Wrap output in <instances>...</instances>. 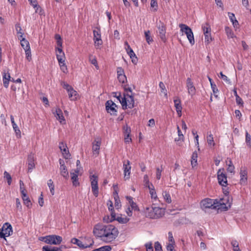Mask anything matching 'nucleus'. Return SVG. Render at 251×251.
Here are the masks:
<instances>
[{
  "label": "nucleus",
  "mask_w": 251,
  "mask_h": 251,
  "mask_svg": "<svg viewBox=\"0 0 251 251\" xmlns=\"http://www.w3.org/2000/svg\"><path fill=\"white\" fill-rule=\"evenodd\" d=\"M144 182L145 183V185L146 187H148V188L149 187H151V184L150 183L149 179L148 176L147 175H145L144 176Z\"/></svg>",
  "instance_id": "obj_46"
},
{
  "label": "nucleus",
  "mask_w": 251,
  "mask_h": 251,
  "mask_svg": "<svg viewBox=\"0 0 251 251\" xmlns=\"http://www.w3.org/2000/svg\"><path fill=\"white\" fill-rule=\"evenodd\" d=\"M200 206L203 210L206 209H223L226 210L228 209V207L224 202L223 199L218 200L217 199L213 200L209 198H205L201 201Z\"/></svg>",
  "instance_id": "obj_2"
},
{
  "label": "nucleus",
  "mask_w": 251,
  "mask_h": 251,
  "mask_svg": "<svg viewBox=\"0 0 251 251\" xmlns=\"http://www.w3.org/2000/svg\"><path fill=\"white\" fill-rule=\"evenodd\" d=\"M92 191L93 193V195L97 197L99 195V188L98 186H91Z\"/></svg>",
  "instance_id": "obj_54"
},
{
  "label": "nucleus",
  "mask_w": 251,
  "mask_h": 251,
  "mask_svg": "<svg viewBox=\"0 0 251 251\" xmlns=\"http://www.w3.org/2000/svg\"><path fill=\"white\" fill-rule=\"evenodd\" d=\"M246 142L249 147L251 146V136L247 131H246Z\"/></svg>",
  "instance_id": "obj_49"
},
{
  "label": "nucleus",
  "mask_w": 251,
  "mask_h": 251,
  "mask_svg": "<svg viewBox=\"0 0 251 251\" xmlns=\"http://www.w3.org/2000/svg\"><path fill=\"white\" fill-rule=\"evenodd\" d=\"M95 236L105 243H111L115 241L119 235L118 228L113 225L96 224L93 228Z\"/></svg>",
  "instance_id": "obj_1"
},
{
  "label": "nucleus",
  "mask_w": 251,
  "mask_h": 251,
  "mask_svg": "<svg viewBox=\"0 0 251 251\" xmlns=\"http://www.w3.org/2000/svg\"><path fill=\"white\" fill-rule=\"evenodd\" d=\"M35 158L34 154L32 153L29 154L27 156L28 173H31L33 169L35 168Z\"/></svg>",
  "instance_id": "obj_14"
},
{
  "label": "nucleus",
  "mask_w": 251,
  "mask_h": 251,
  "mask_svg": "<svg viewBox=\"0 0 251 251\" xmlns=\"http://www.w3.org/2000/svg\"><path fill=\"white\" fill-rule=\"evenodd\" d=\"M117 78L119 82L122 83H125L126 81V77L125 74L120 75H118Z\"/></svg>",
  "instance_id": "obj_59"
},
{
  "label": "nucleus",
  "mask_w": 251,
  "mask_h": 251,
  "mask_svg": "<svg viewBox=\"0 0 251 251\" xmlns=\"http://www.w3.org/2000/svg\"><path fill=\"white\" fill-rule=\"evenodd\" d=\"M175 245L168 244L166 247L167 251H176L174 247Z\"/></svg>",
  "instance_id": "obj_64"
},
{
  "label": "nucleus",
  "mask_w": 251,
  "mask_h": 251,
  "mask_svg": "<svg viewBox=\"0 0 251 251\" xmlns=\"http://www.w3.org/2000/svg\"><path fill=\"white\" fill-rule=\"evenodd\" d=\"M127 53L129 55L130 57L132 59V62L134 63L135 60L133 58V57H135L136 59H137V57H136L135 54L133 50H131L128 51V52H127Z\"/></svg>",
  "instance_id": "obj_61"
},
{
  "label": "nucleus",
  "mask_w": 251,
  "mask_h": 251,
  "mask_svg": "<svg viewBox=\"0 0 251 251\" xmlns=\"http://www.w3.org/2000/svg\"><path fill=\"white\" fill-rule=\"evenodd\" d=\"M56 51V58L58 63H62V62H65L66 57L65 53L63 52L62 49L61 48H55Z\"/></svg>",
  "instance_id": "obj_18"
},
{
  "label": "nucleus",
  "mask_w": 251,
  "mask_h": 251,
  "mask_svg": "<svg viewBox=\"0 0 251 251\" xmlns=\"http://www.w3.org/2000/svg\"><path fill=\"white\" fill-rule=\"evenodd\" d=\"M116 220L120 223H121V224H126L127 223L129 220V218L126 217V216H118Z\"/></svg>",
  "instance_id": "obj_39"
},
{
  "label": "nucleus",
  "mask_w": 251,
  "mask_h": 251,
  "mask_svg": "<svg viewBox=\"0 0 251 251\" xmlns=\"http://www.w3.org/2000/svg\"><path fill=\"white\" fill-rule=\"evenodd\" d=\"M168 240L170 242L169 244H172V245L175 244V241L172 232H169L168 233Z\"/></svg>",
  "instance_id": "obj_58"
},
{
  "label": "nucleus",
  "mask_w": 251,
  "mask_h": 251,
  "mask_svg": "<svg viewBox=\"0 0 251 251\" xmlns=\"http://www.w3.org/2000/svg\"><path fill=\"white\" fill-rule=\"evenodd\" d=\"M63 157L65 159H68L70 156V154L69 153L68 148L67 147L66 149L63 150L61 151Z\"/></svg>",
  "instance_id": "obj_47"
},
{
  "label": "nucleus",
  "mask_w": 251,
  "mask_h": 251,
  "mask_svg": "<svg viewBox=\"0 0 251 251\" xmlns=\"http://www.w3.org/2000/svg\"><path fill=\"white\" fill-rule=\"evenodd\" d=\"M71 242L73 244L76 245L81 249H85L90 247L89 245H84L80 240L75 238H72Z\"/></svg>",
  "instance_id": "obj_20"
},
{
  "label": "nucleus",
  "mask_w": 251,
  "mask_h": 251,
  "mask_svg": "<svg viewBox=\"0 0 251 251\" xmlns=\"http://www.w3.org/2000/svg\"><path fill=\"white\" fill-rule=\"evenodd\" d=\"M151 187L149 188L151 198L154 201H156L157 199V196L156 191L154 189V187L152 184H151Z\"/></svg>",
  "instance_id": "obj_29"
},
{
  "label": "nucleus",
  "mask_w": 251,
  "mask_h": 251,
  "mask_svg": "<svg viewBox=\"0 0 251 251\" xmlns=\"http://www.w3.org/2000/svg\"><path fill=\"white\" fill-rule=\"evenodd\" d=\"M240 183L242 185L246 184L247 181V171L246 169H241L240 172Z\"/></svg>",
  "instance_id": "obj_19"
},
{
  "label": "nucleus",
  "mask_w": 251,
  "mask_h": 251,
  "mask_svg": "<svg viewBox=\"0 0 251 251\" xmlns=\"http://www.w3.org/2000/svg\"><path fill=\"white\" fill-rule=\"evenodd\" d=\"M198 153L197 151L193 152L191 156V165L193 167L197 165Z\"/></svg>",
  "instance_id": "obj_33"
},
{
  "label": "nucleus",
  "mask_w": 251,
  "mask_h": 251,
  "mask_svg": "<svg viewBox=\"0 0 251 251\" xmlns=\"http://www.w3.org/2000/svg\"><path fill=\"white\" fill-rule=\"evenodd\" d=\"M163 169L162 166H161L160 168L158 167L156 169V177L158 180L160 179L161 176V173Z\"/></svg>",
  "instance_id": "obj_44"
},
{
  "label": "nucleus",
  "mask_w": 251,
  "mask_h": 251,
  "mask_svg": "<svg viewBox=\"0 0 251 251\" xmlns=\"http://www.w3.org/2000/svg\"><path fill=\"white\" fill-rule=\"evenodd\" d=\"M111 211V218L110 219H108V217L107 218V219H106V217H104L103 219V220L104 222L108 223V222H111L113 221L114 220H116V214L115 213L114 211V210H110Z\"/></svg>",
  "instance_id": "obj_38"
},
{
  "label": "nucleus",
  "mask_w": 251,
  "mask_h": 251,
  "mask_svg": "<svg viewBox=\"0 0 251 251\" xmlns=\"http://www.w3.org/2000/svg\"><path fill=\"white\" fill-rule=\"evenodd\" d=\"M186 88L187 89L188 94L192 97L196 94V89L194 86L191 79L189 77L187 78L186 80Z\"/></svg>",
  "instance_id": "obj_12"
},
{
  "label": "nucleus",
  "mask_w": 251,
  "mask_h": 251,
  "mask_svg": "<svg viewBox=\"0 0 251 251\" xmlns=\"http://www.w3.org/2000/svg\"><path fill=\"white\" fill-rule=\"evenodd\" d=\"M123 169L125 179H128L130 178L131 170V166L129 160L124 161L123 162Z\"/></svg>",
  "instance_id": "obj_13"
},
{
  "label": "nucleus",
  "mask_w": 251,
  "mask_h": 251,
  "mask_svg": "<svg viewBox=\"0 0 251 251\" xmlns=\"http://www.w3.org/2000/svg\"><path fill=\"white\" fill-rule=\"evenodd\" d=\"M154 249L155 251H162V246L158 241L154 243Z\"/></svg>",
  "instance_id": "obj_60"
},
{
  "label": "nucleus",
  "mask_w": 251,
  "mask_h": 251,
  "mask_svg": "<svg viewBox=\"0 0 251 251\" xmlns=\"http://www.w3.org/2000/svg\"><path fill=\"white\" fill-rule=\"evenodd\" d=\"M228 16L231 22H232V23L233 27L234 28H237L239 24L238 21L236 20L235 18V15L232 13L228 12Z\"/></svg>",
  "instance_id": "obj_24"
},
{
  "label": "nucleus",
  "mask_w": 251,
  "mask_h": 251,
  "mask_svg": "<svg viewBox=\"0 0 251 251\" xmlns=\"http://www.w3.org/2000/svg\"><path fill=\"white\" fill-rule=\"evenodd\" d=\"M52 113L55 117L56 119L59 121L60 123H65V120L62 111L60 108L59 107L56 108L55 111H53Z\"/></svg>",
  "instance_id": "obj_16"
},
{
  "label": "nucleus",
  "mask_w": 251,
  "mask_h": 251,
  "mask_svg": "<svg viewBox=\"0 0 251 251\" xmlns=\"http://www.w3.org/2000/svg\"><path fill=\"white\" fill-rule=\"evenodd\" d=\"M79 172V168L78 167L75 170L74 172H71V180L74 186H77L79 185L78 180V175Z\"/></svg>",
  "instance_id": "obj_17"
},
{
  "label": "nucleus",
  "mask_w": 251,
  "mask_h": 251,
  "mask_svg": "<svg viewBox=\"0 0 251 251\" xmlns=\"http://www.w3.org/2000/svg\"><path fill=\"white\" fill-rule=\"evenodd\" d=\"M25 51V58L29 62H30L32 59L31 50L30 49H29Z\"/></svg>",
  "instance_id": "obj_57"
},
{
  "label": "nucleus",
  "mask_w": 251,
  "mask_h": 251,
  "mask_svg": "<svg viewBox=\"0 0 251 251\" xmlns=\"http://www.w3.org/2000/svg\"><path fill=\"white\" fill-rule=\"evenodd\" d=\"M93 40L94 45L96 49L100 48V47L102 44V41L101 37V32L100 27H96L93 31Z\"/></svg>",
  "instance_id": "obj_8"
},
{
  "label": "nucleus",
  "mask_w": 251,
  "mask_h": 251,
  "mask_svg": "<svg viewBox=\"0 0 251 251\" xmlns=\"http://www.w3.org/2000/svg\"><path fill=\"white\" fill-rule=\"evenodd\" d=\"M164 210L159 207H147L146 209V217L151 219H157L164 215Z\"/></svg>",
  "instance_id": "obj_3"
},
{
  "label": "nucleus",
  "mask_w": 251,
  "mask_h": 251,
  "mask_svg": "<svg viewBox=\"0 0 251 251\" xmlns=\"http://www.w3.org/2000/svg\"><path fill=\"white\" fill-rule=\"evenodd\" d=\"M13 233L12 226L9 223H5L3 225L1 228H0V238H4L9 237Z\"/></svg>",
  "instance_id": "obj_7"
},
{
  "label": "nucleus",
  "mask_w": 251,
  "mask_h": 251,
  "mask_svg": "<svg viewBox=\"0 0 251 251\" xmlns=\"http://www.w3.org/2000/svg\"><path fill=\"white\" fill-rule=\"evenodd\" d=\"M10 78V75L9 73H4L3 75V83L4 86L6 88L8 87Z\"/></svg>",
  "instance_id": "obj_27"
},
{
  "label": "nucleus",
  "mask_w": 251,
  "mask_h": 251,
  "mask_svg": "<svg viewBox=\"0 0 251 251\" xmlns=\"http://www.w3.org/2000/svg\"><path fill=\"white\" fill-rule=\"evenodd\" d=\"M179 27L180 28V31L182 33H184L186 35L190 43L192 45H194L195 44V39L193 33L191 28L188 25L183 24H179Z\"/></svg>",
  "instance_id": "obj_6"
},
{
  "label": "nucleus",
  "mask_w": 251,
  "mask_h": 251,
  "mask_svg": "<svg viewBox=\"0 0 251 251\" xmlns=\"http://www.w3.org/2000/svg\"><path fill=\"white\" fill-rule=\"evenodd\" d=\"M147 251H153L151 242H148L145 244Z\"/></svg>",
  "instance_id": "obj_62"
},
{
  "label": "nucleus",
  "mask_w": 251,
  "mask_h": 251,
  "mask_svg": "<svg viewBox=\"0 0 251 251\" xmlns=\"http://www.w3.org/2000/svg\"><path fill=\"white\" fill-rule=\"evenodd\" d=\"M174 106L175 107L177 114L179 117L182 115V107L181 100L178 97H175L174 98Z\"/></svg>",
  "instance_id": "obj_15"
},
{
  "label": "nucleus",
  "mask_w": 251,
  "mask_h": 251,
  "mask_svg": "<svg viewBox=\"0 0 251 251\" xmlns=\"http://www.w3.org/2000/svg\"><path fill=\"white\" fill-rule=\"evenodd\" d=\"M126 200L128 201L130 207L134 211H139V208L138 207L137 205L135 202H134L133 201V199L130 196H126Z\"/></svg>",
  "instance_id": "obj_21"
},
{
  "label": "nucleus",
  "mask_w": 251,
  "mask_h": 251,
  "mask_svg": "<svg viewBox=\"0 0 251 251\" xmlns=\"http://www.w3.org/2000/svg\"><path fill=\"white\" fill-rule=\"evenodd\" d=\"M59 65L60 66L61 70L65 74H67L68 71V68L66 65L65 61V62H62V63H58Z\"/></svg>",
  "instance_id": "obj_43"
},
{
  "label": "nucleus",
  "mask_w": 251,
  "mask_h": 251,
  "mask_svg": "<svg viewBox=\"0 0 251 251\" xmlns=\"http://www.w3.org/2000/svg\"><path fill=\"white\" fill-rule=\"evenodd\" d=\"M157 27L161 40L164 43H165L167 41V39L166 37V28L165 24L162 22L159 21L157 23Z\"/></svg>",
  "instance_id": "obj_9"
},
{
  "label": "nucleus",
  "mask_w": 251,
  "mask_h": 251,
  "mask_svg": "<svg viewBox=\"0 0 251 251\" xmlns=\"http://www.w3.org/2000/svg\"><path fill=\"white\" fill-rule=\"evenodd\" d=\"M162 196L164 198V201L167 203H171L172 202V199L169 192L167 191H163L162 192Z\"/></svg>",
  "instance_id": "obj_31"
},
{
  "label": "nucleus",
  "mask_w": 251,
  "mask_h": 251,
  "mask_svg": "<svg viewBox=\"0 0 251 251\" xmlns=\"http://www.w3.org/2000/svg\"><path fill=\"white\" fill-rule=\"evenodd\" d=\"M224 169H219L217 172V178L219 184L224 187L227 185V176L224 172Z\"/></svg>",
  "instance_id": "obj_10"
},
{
  "label": "nucleus",
  "mask_w": 251,
  "mask_h": 251,
  "mask_svg": "<svg viewBox=\"0 0 251 251\" xmlns=\"http://www.w3.org/2000/svg\"><path fill=\"white\" fill-rule=\"evenodd\" d=\"M4 177L7 179L8 185H10L12 182V178L10 175L6 171H5L4 172Z\"/></svg>",
  "instance_id": "obj_51"
},
{
  "label": "nucleus",
  "mask_w": 251,
  "mask_h": 251,
  "mask_svg": "<svg viewBox=\"0 0 251 251\" xmlns=\"http://www.w3.org/2000/svg\"><path fill=\"white\" fill-rule=\"evenodd\" d=\"M15 29L18 34V37L19 39L22 38L24 35V33L22 32V28L20 24H16L15 25Z\"/></svg>",
  "instance_id": "obj_36"
},
{
  "label": "nucleus",
  "mask_w": 251,
  "mask_h": 251,
  "mask_svg": "<svg viewBox=\"0 0 251 251\" xmlns=\"http://www.w3.org/2000/svg\"><path fill=\"white\" fill-rule=\"evenodd\" d=\"M117 105L111 100H107L105 103V108L107 112L111 115H116Z\"/></svg>",
  "instance_id": "obj_11"
},
{
  "label": "nucleus",
  "mask_w": 251,
  "mask_h": 251,
  "mask_svg": "<svg viewBox=\"0 0 251 251\" xmlns=\"http://www.w3.org/2000/svg\"><path fill=\"white\" fill-rule=\"evenodd\" d=\"M202 29L204 34L211 33V29L210 25L208 23H205L202 25Z\"/></svg>",
  "instance_id": "obj_34"
},
{
  "label": "nucleus",
  "mask_w": 251,
  "mask_h": 251,
  "mask_svg": "<svg viewBox=\"0 0 251 251\" xmlns=\"http://www.w3.org/2000/svg\"><path fill=\"white\" fill-rule=\"evenodd\" d=\"M21 41V45L25 50L30 49L29 42L26 40L24 37L20 39Z\"/></svg>",
  "instance_id": "obj_23"
},
{
  "label": "nucleus",
  "mask_w": 251,
  "mask_h": 251,
  "mask_svg": "<svg viewBox=\"0 0 251 251\" xmlns=\"http://www.w3.org/2000/svg\"><path fill=\"white\" fill-rule=\"evenodd\" d=\"M204 35V40L205 42H207V44L209 43L211 41H212V39L211 37V33L208 34L205 33Z\"/></svg>",
  "instance_id": "obj_56"
},
{
  "label": "nucleus",
  "mask_w": 251,
  "mask_h": 251,
  "mask_svg": "<svg viewBox=\"0 0 251 251\" xmlns=\"http://www.w3.org/2000/svg\"><path fill=\"white\" fill-rule=\"evenodd\" d=\"M12 127L16 135L21 136V132L17 125L16 124H14L12 125Z\"/></svg>",
  "instance_id": "obj_53"
},
{
  "label": "nucleus",
  "mask_w": 251,
  "mask_h": 251,
  "mask_svg": "<svg viewBox=\"0 0 251 251\" xmlns=\"http://www.w3.org/2000/svg\"><path fill=\"white\" fill-rule=\"evenodd\" d=\"M22 199L24 204L28 207H30L31 206V203L27 195L26 196V197H22Z\"/></svg>",
  "instance_id": "obj_45"
},
{
  "label": "nucleus",
  "mask_w": 251,
  "mask_h": 251,
  "mask_svg": "<svg viewBox=\"0 0 251 251\" xmlns=\"http://www.w3.org/2000/svg\"><path fill=\"white\" fill-rule=\"evenodd\" d=\"M207 142L209 146L214 147L215 145L213 135L212 134L211 132H209L207 133Z\"/></svg>",
  "instance_id": "obj_32"
},
{
  "label": "nucleus",
  "mask_w": 251,
  "mask_h": 251,
  "mask_svg": "<svg viewBox=\"0 0 251 251\" xmlns=\"http://www.w3.org/2000/svg\"><path fill=\"white\" fill-rule=\"evenodd\" d=\"M121 103L123 109L132 108L134 106V100L133 96L129 94H125L122 98Z\"/></svg>",
  "instance_id": "obj_5"
},
{
  "label": "nucleus",
  "mask_w": 251,
  "mask_h": 251,
  "mask_svg": "<svg viewBox=\"0 0 251 251\" xmlns=\"http://www.w3.org/2000/svg\"><path fill=\"white\" fill-rule=\"evenodd\" d=\"M145 36L146 40L148 44H151L153 42V39L151 35V33L149 30L145 31Z\"/></svg>",
  "instance_id": "obj_37"
},
{
  "label": "nucleus",
  "mask_w": 251,
  "mask_h": 251,
  "mask_svg": "<svg viewBox=\"0 0 251 251\" xmlns=\"http://www.w3.org/2000/svg\"><path fill=\"white\" fill-rule=\"evenodd\" d=\"M40 240L48 244L57 245L61 244L62 238L59 235H50L41 237Z\"/></svg>",
  "instance_id": "obj_4"
},
{
  "label": "nucleus",
  "mask_w": 251,
  "mask_h": 251,
  "mask_svg": "<svg viewBox=\"0 0 251 251\" xmlns=\"http://www.w3.org/2000/svg\"><path fill=\"white\" fill-rule=\"evenodd\" d=\"M42 251H63L62 247H56L50 246H45L42 248Z\"/></svg>",
  "instance_id": "obj_22"
},
{
  "label": "nucleus",
  "mask_w": 251,
  "mask_h": 251,
  "mask_svg": "<svg viewBox=\"0 0 251 251\" xmlns=\"http://www.w3.org/2000/svg\"><path fill=\"white\" fill-rule=\"evenodd\" d=\"M211 89L212 90V91H213L215 96L216 97H217L218 96H217V94L218 93L219 91L216 85L214 83H211Z\"/></svg>",
  "instance_id": "obj_55"
},
{
  "label": "nucleus",
  "mask_w": 251,
  "mask_h": 251,
  "mask_svg": "<svg viewBox=\"0 0 251 251\" xmlns=\"http://www.w3.org/2000/svg\"><path fill=\"white\" fill-rule=\"evenodd\" d=\"M115 194H116V196H114V199L115 201V206L117 209H118L121 206L120 201L119 200V196L118 195V192L116 190H115Z\"/></svg>",
  "instance_id": "obj_41"
},
{
  "label": "nucleus",
  "mask_w": 251,
  "mask_h": 251,
  "mask_svg": "<svg viewBox=\"0 0 251 251\" xmlns=\"http://www.w3.org/2000/svg\"><path fill=\"white\" fill-rule=\"evenodd\" d=\"M123 129H124V133L126 135L130 134V132H131L130 127L129 126H128L127 125L124 126Z\"/></svg>",
  "instance_id": "obj_63"
},
{
  "label": "nucleus",
  "mask_w": 251,
  "mask_h": 251,
  "mask_svg": "<svg viewBox=\"0 0 251 251\" xmlns=\"http://www.w3.org/2000/svg\"><path fill=\"white\" fill-rule=\"evenodd\" d=\"M61 85L62 86L64 89L66 90L67 92L71 91L72 89H74L72 86L70 85L69 84L66 83L65 82H62Z\"/></svg>",
  "instance_id": "obj_48"
},
{
  "label": "nucleus",
  "mask_w": 251,
  "mask_h": 251,
  "mask_svg": "<svg viewBox=\"0 0 251 251\" xmlns=\"http://www.w3.org/2000/svg\"><path fill=\"white\" fill-rule=\"evenodd\" d=\"M226 163L228 166L227 171L231 173H234L235 168L234 165H233L231 160L230 158H227Z\"/></svg>",
  "instance_id": "obj_30"
},
{
  "label": "nucleus",
  "mask_w": 251,
  "mask_h": 251,
  "mask_svg": "<svg viewBox=\"0 0 251 251\" xmlns=\"http://www.w3.org/2000/svg\"><path fill=\"white\" fill-rule=\"evenodd\" d=\"M91 186H98V177L95 175L90 176Z\"/></svg>",
  "instance_id": "obj_35"
},
{
  "label": "nucleus",
  "mask_w": 251,
  "mask_h": 251,
  "mask_svg": "<svg viewBox=\"0 0 251 251\" xmlns=\"http://www.w3.org/2000/svg\"><path fill=\"white\" fill-rule=\"evenodd\" d=\"M151 7L153 8L154 11L157 10L158 4L156 0H151Z\"/></svg>",
  "instance_id": "obj_52"
},
{
  "label": "nucleus",
  "mask_w": 251,
  "mask_h": 251,
  "mask_svg": "<svg viewBox=\"0 0 251 251\" xmlns=\"http://www.w3.org/2000/svg\"><path fill=\"white\" fill-rule=\"evenodd\" d=\"M89 60L91 63L95 66L96 69H99V67L98 64L97 60L95 56H93L92 55H90L89 56Z\"/></svg>",
  "instance_id": "obj_40"
},
{
  "label": "nucleus",
  "mask_w": 251,
  "mask_h": 251,
  "mask_svg": "<svg viewBox=\"0 0 251 251\" xmlns=\"http://www.w3.org/2000/svg\"><path fill=\"white\" fill-rule=\"evenodd\" d=\"M100 144V141H95V143L94 144L92 148L94 154H99Z\"/></svg>",
  "instance_id": "obj_28"
},
{
  "label": "nucleus",
  "mask_w": 251,
  "mask_h": 251,
  "mask_svg": "<svg viewBox=\"0 0 251 251\" xmlns=\"http://www.w3.org/2000/svg\"><path fill=\"white\" fill-rule=\"evenodd\" d=\"M59 170L61 176H62L65 179H68L69 176V172L66 166L60 167Z\"/></svg>",
  "instance_id": "obj_25"
},
{
  "label": "nucleus",
  "mask_w": 251,
  "mask_h": 251,
  "mask_svg": "<svg viewBox=\"0 0 251 251\" xmlns=\"http://www.w3.org/2000/svg\"><path fill=\"white\" fill-rule=\"evenodd\" d=\"M225 31L228 37V38H232L234 37V33L232 31V29L228 26L225 27Z\"/></svg>",
  "instance_id": "obj_42"
},
{
  "label": "nucleus",
  "mask_w": 251,
  "mask_h": 251,
  "mask_svg": "<svg viewBox=\"0 0 251 251\" xmlns=\"http://www.w3.org/2000/svg\"><path fill=\"white\" fill-rule=\"evenodd\" d=\"M159 86L161 89V92L164 94L166 97H167V90L165 89V86L164 84L162 82H160L159 84Z\"/></svg>",
  "instance_id": "obj_50"
},
{
  "label": "nucleus",
  "mask_w": 251,
  "mask_h": 251,
  "mask_svg": "<svg viewBox=\"0 0 251 251\" xmlns=\"http://www.w3.org/2000/svg\"><path fill=\"white\" fill-rule=\"evenodd\" d=\"M69 98L71 100L75 101L77 99V96L78 95L77 92L74 90L72 89L71 91L68 92Z\"/></svg>",
  "instance_id": "obj_26"
}]
</instances>
